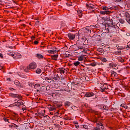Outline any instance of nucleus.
I'll return each instance as SVG.
<instances>
[{
    "label": "nucleus",
    "mask_w": 130,
    "mask_h": 130,
    "mask_svg": "<svg viewBox=\"0 0 130 130\" xmlns=\"http://www.w3.org/2000/svg\"><path fill=\"white\" fill-rule=\"evenodd\" d=\"M40 88V84H36L35 85V89H37V88Z\"/></svg>",
    "instance_id": "nucleus-22"
},
{
    "label": "nucleus",
    "mask_w": 130,
    "mask_h": 130,
    "mask_svg": "<svg viewBox=\"0 0 130 130\" xmlns=\"http://www.w3.org/2000/svg\"><path fill=\"white\" fill-rule=\"evenodd\" d=\"M120 21H121L120 22L121 23H122V24H123V23H124V21L122 19L120 20Z\"/></svg>",
    "instance_id": "nucleus-40"
},
{
    "label": "nucleus",
    "mask_w": 130,
    "mask_h": 130,
    "mask_svg": "<svg viewBox=\"0 0 130 130\" xmlns=\"http://www.w3.org/2000/svg\"><path fill=\"white\" fill-rule=\"evenodd\" d=\"M94 95H95V94H94V93L93 92H86V93L85 94V97H87L88 98H90V97H93V96H94Z\"/></svg>",
    "instance_id": "nucleus-4"
},
{
    "label": "nucleus",
    "mask_w": 130,
    "mask_h": 130,
    "mask_svg": "<svg viewBox=\"0 0 130 130\" xmlns=\"http://www.w3.org/2000/svg\"><path fill=\"white\" fill-rule=\"evenodd\" d=\"M8 47H9V48H12V46H8Z\"/></svg>",
    "instance_id": "nucleus-64"
},
{
    "label": "nucleus",
    "mask_w": 130,
    "mask_h": 130,
    "mask_svg": "<svg viewBox=\"0 0 130 130\" xmlns=\"http://www.w3.org/2000/svg\"><path fill=\"white\" fill-rule=\"evenodd\" d=\"M9 96H10V97H12V98H16L17 99H21L22 98V96L19 94L10 93L9 94Z\"/></svg>",
    "instance_id": "nucleus-2"
},
{
    "label": "nucleus",
    "mask_w": 130,
    "mask_h": 130,
    "mask_svg": "<svg viewBox=\"0 0 130 130\" xmlns=\"http://www.w3.org/2000/svg\"><path fill=\"white\" fill-rule=\"evenodd\" d=\"M90 66H91V67H96V64H95V63H91Z\"/></svg>",
    "instance_id": "nucleus-37"
},
{
    "label": "nucleus",
    "mask_w": 130,
    "mask_h": 130,
    "mask_svg": "<svg viewBox=\"0 0 130 130\" xmlns=\"http://www.w3.org/2000/svg\"><path fill=\"white\" fill-rule=\"evenodd\" d=\"M77 46H78V45L75 44L74 45L72 46V47H73V48H74V49H75V50H76V48H77Z\"/></svg>",
    "instance_id": "nucleus-28"
},
{
    "label": "nucleus",
    "mask_w": 130,
    "mask_h": 130,
    "mask_svg": "<svg viewBox=\"0 0 130 130\" xmlns=\"http://www.w3.org/2000/svg\"><path fill=\"white\" fill-rule=\"evenodd\" d=\"M107 9H108L107 7H104L103 8V10L104 11H106V10H107Z\"/></svg>",
    "instance_id": "nucleus-34"
},
{
    "label": "nucleus",
    "mask_w": 130,
    "mask_h": 130,
    "mask_svg": "<svg viewBox=\"0 0 130 130\" xmlns=\"http://www.w3.org/2000/svg\"><path fill=\"white\" fill-rule=\"evenodd\" d=\"M76 36H78L79 39V36H80V35H79L78 33H76L75 35L71 33H69L68 34V37H69V39H70V40H74V39H75L76 38Z\"/></svg>",
    "instance_id": "nucleus-1"
},
{
    "label": "nucleus",
    "mask_w": 130,
    "mask_h": 130,
    "mask_svg": "<svg viewBox=\"0 0 130 130\" xmlns=\"http://www.w3.org/2000/svg\"><path fill=\"white\" fill-rule=\"evenodd\" d=\"M103 109H104L105 110H108V107L106 106H104Z\"/></svg>",
    "instance_id": "nucleus-27"
},
{
    "label": "nucleus",
    "mask_w": 130,
    "mask_h": 130,
    "mask_svg": "<svg viewBox=\"0 0 130 130\" xmlns=\"http://www.w3.org/2000/svg\"><path fill=\"white\" fill-rule=\"evenodd\" d=\"M3 69V67H2V66L0 64V70H2Z\"/></svg>",
    "instance_id": "nucleus-56"
},
{
    "label": "nucleus",
    "mask_w": 130,
    "mask_h": 130,
    "mask_svg": "<svg viewBox=\"0 0 130 130\" xmlns=\"http://www.w3.org/2000/svg\"><path fill=\"white\" fill-rule=\"evenodd\" d=\"M0 57H1L2 58H3V57H4V56H3V54L0 53Z\"/></svg>",
    "instance_id": "nucleus-43"
},
{
    "label": "nucleus",
    "mask_w": 130,
    "mask_h": 130,
    "mask_svg": "<svg viewBox=\"0 0 130 130\" xmlns=\"http://www.w3.org/2000/svg\"><path fill=\"white\" fill-rule=\"evenodd\" d=\"M118 49L119 50H122V48H118Z\"/></svg>",
    "instance_id": "nucleus-53"
},
{
    "label": "nucleus",
    "mask_w": 130,
    "mask_h": 130,
    "mask_svg": "<svg viewBox=\"0 0 130 130\" xmlns=\"http://www.w3.org/2000/svg\"><path fill=\"white\" fill-rule=\"evenodd\" d=\"M111 74H112V75H114V76H115V75L117 74V73H116V72H115L113 71H111Z\"/></svg>",
    "instance_id": "nucleus-25"
},
{
    "label": "nucleus",
    "mask_w": 130,
    "mask_h": 130,
    "mask_svg": "<svg viewBox=\"0 0 130 130\" xmlns=\"http://www.w3.org/2000/svg\"><path fill=\"white\" fill-rule=\"evenodd\" d=\"M72 108L73 110H77L78 109V108L75 106H73L72 107Z\"/></svg>",
    "instance_id": "nucleus-23"
},
{
    "label": "nucleus",
    "mask_w": 130,
    "mask_h": 130,
    "mask_svg": "<svg viewBox=\"0 0 130 130\" xmlns=\"http://www.w3.org/2000/svg\"><path fill=\"white\" fill-rule=\"evenodd\" d=\"M24 72H26L27 73V72H28V70L27 69H25Z\"/></svg>",
    "instance_id": "nucleus-54"
},
{
    "label": "nucleus",
    "mask_w": 130,
    "mask_h": 130,
    "mask_svg": "<svg viewBox=\"0 0 130 130\" xmlns=\"http://www.w3.org/2000/svg\"><path fill=\"white\" fill-rule=\"evenodd\" d=\"M16 124H12V127H16Z\"/></svg>",
    "instance_id": "nucleus-49"
},
{
    "label": "nucleus",
    "mask_w": 130,
    "mask_h": 130,
    "mask_svg": "<svg viewBox=\"0 0 130 130\" xmlns=\"http://www.w3.org/2000/svg\"><path fill=\"white\" fill-rule=\"evenodd\" d=\"M98 26V25H96L94 26V27L98 28V26Z\"/></svg>",
    "instance_id": "nucleus-63"
},
{
    "label": "nucleus",
    "mask_w": 130,
    "mask_h": 130,
    "mask_svg": "<svg viewBox=\"0 0 130 130\" xmlns=\"http://www.w3.org/2000/svg\"><path fill=\"white\" fill-rule=\"evenodd\" d=\"M48 53H51V54H54V52H55V51L54 50H49L48 51Z\"/></svg>",
    "instance_id": "nucleus-17"
},
{
    "label": "nucleus",
    "mask_w": 130,
    "mask_h": 130,
    "mask_svg": "<svg viewBox=\"0 0 130 130\" xmlns=\"http://www.w3.org/2000/svg\"><path fill=\"white\" fill-rule=\"evenodd\" d=\"M64 105L66 107H69V106H71V102H66L64 103Z\"/></svg>",
    "instance_id": "nucleus-11"
},
{
    "label": "nucleus",
    "mask_w": 130,
    "mask_h": 130,
    "mask_svg": "<svg viewBox=\"0 0 130 130\" xmlns=\"http://www.w3.org/2000/svg\"><path fill=\"white\" fill-rule=\"evenodd\" d=\"M130 15V11H127L125 13V16H126V18L129 17Z\"/></svg>",
    "instance_id": "nucleus-12"
},
{
    "label": "nucleus",
    "mask_w": 130,
    "mask_h": 130,
    "mask_svg": "<svg viewBox=\"0 0 130 130\" xmlns=\"http://www.w3.org/2000/svg\"><path fill=\"white\" fill-rule=\"evenodd\" d=\"M95 130H100V128L99 127H96L95 129Z\"/></svg>",
    "instance_id": "nucleus-42"
},
{
    "label": "nucleus",
    "mask_w": 130,
    "mask_h": 130,
    "mask_svg": "<svg viewBox=\"0 0 130 130\" xmlns=\"http://www.w3.org/2000/svg\"><path fill=\"white\" fill-rule=\"evenodd\" d=\"M7 81H11V78H7Z\"/></svg>",
    "instance_id": "nucleus-52"
},
{
    "label": "nucleus",
    "mask_w": 130,
    "mask_h": 130,
    "mask_svg": "<svg viewBox=\"0 0 130 130\" xmlns=\"http://www.w3.org/2000/svg\"><path fill=\"white\" fill-rule=\"evenodd\" d=\"M52 57L55 60H57V59H56V58L58 57V55H52Z\"/></svg>",
    "instance_id": "nucleus-14"
},
{
    "label": "nucleus",
    "mask_w": 130,
    "mask_h": 130,
    "mask_svg": "<svg viewBox=\"0 0 130 130\" xmlns=\"http://www.w3.org/2000/svg\"><path fill=\"white\" fill-rule=\"evenodd\" d=\"M102 19L103 20H104L105 21H106V18H105V17H102Z\"/></svg>",
    "instance_id": "nucleus-51"
},
{
    "label": "nucleus",
    "mask_w": 130,
    "mask_h": 130,
    "mask_svg": "<svg viewBox=\"0 0 130 130\" xmlns=\"http://www.w3.org/2000/svg\"><path fill=\"white\" fill-rule=\"evenodd\" d=\"M16 106H20V105H23L24 104V103H23V102H22L21 100H19L18 101H17Z\"/></svg>",
    "instance_id": "nucleus-6"
},
{
    "label": "nucleus",
    "mask_w": 130,
    "mask_h": 130,
    "mask_svg": "<svg viewBox=\"0 0 130 130\" xmlns=\"http://www.w3.org/2000/svg\"><path fill=\"white\" fill-rule=\"evenodd\" d=\"M8 55H10V56H15V54H12L11 53H8Z\"/></svg>",
    "instance_id": "nucleus-32"
},
{
    "label": "nucleus",
    "mask_w": 130,
    "mask_h": 130,
    "mask_svg": "<svg viewBox=\"0 0 130 130\" xmlns=\"http://www.w3.org/2000/svg\"><path fill=\"white\" fill-rule=\"evenodd\" d=\"M118 53H121V51H119Z\"/></svg>",
    "instance_id": "nucleus-61"
},
{
    "label": "nucleus",
    "mask_w": 130,
    "mask_h": 130,
    "mask_svg": "<svg viewBox=\"0 0 130 130\" xmlns=\"http://www.w3.org/2000/svg\"><path fill=\"white\" fill-rule=\"evenodd\" d=\"M14 83L15 85H16V86H18V87H21V84L20 83V82L18 80H15L14 81Z\"/></svg>",
    "instance_id": "nucleus-9"
},
{
    "label": "nucleus",
    "mask_w": 130,
    "mask_h": 130,
    "mask_svg": "<svg viewBox=\"0 0 130 130\" xmlns=\"http://www.w3.org/2000/svg\"><path fill=\"white\" fill-rule=\"evenodd\" d=\"M37 67V66L36 65V63H31L28 67V69L29 70H35Z\"/></svg>",
    "instance_id": "nucleus-3"
},
{
    "label": "nucleus",
    "mask_w": 130,
    "mask_h": 130,
    "mask_svg": "<svg viewBox=\"0 0 130 130\" xmlns=\"http://www.w3.org/2000/svg\"><path fill=\"white\" fill-rule=\"evenodd\" d=\"M126 36H130V34H129V32H127V33H126Z\"/></svg>",
    "instance_id": "nucleus-47"
},
{
    "label": "nucleus",
    "mask_w": 130,
    "mask_h": 130,
    "mask_svg": "<svg viewBox=\"0 0 130 130\" xmlns=\"http://www.w3.org/2000/svg\"><path fill=\"white\" fill-rule=\"evenodd\" d=\"M59 71L60 72V74H64L67 70L63 68H59Z\"/></svg>",
    "instance_id": "nucleus-5"
},
{
    "label": "nucleus",
    "mask_w": 130,
    "mask_h": 130,
    "mask_svg": "<svg viewBox=\"0 0 130 130\" xmlns=\"http://www.w3.org/2000/svg\"><path fill=\"white\" fill-rule=\"evenodd\" d=\"M41 69H37V71H36V73H37V74H41Z\"/></svg>",
    "instance_id": "nucleus-20"
},
{
    "label": "nucleus",
    "mask_w": 130,
    "mask_h": 130,
    "mask_svg": "<svg viewBox=\"0 0 130 130\" xmlns=\"http://www.w3.org/2000/svg\"><path fill=\"white\" fill-rule=\"evenodd\" d=\"M101 14H102V15H106V14H108V11H101Z\"/></svg>",
    "instance_id": "nucleus-19"
},
{
    "label": "nucleus",
    "mask_w": 130,
    "mask_h": 130,
    "mask_svg": "<svg viewBox=\"0 0 130 130\" xmlns=\"http://www.w3.org/2000/svg\"><path fill=\"white\" fill-rule=\"evenodd\" d=\"M112 28H115V25H113L111 26Z\"/></svg>",
    "instance_id": "nucleus-58"
},
{
    "label": "nucleus",
    "mask_w": 130,
    "mask_h": 130,
    "mask_svg": "<svg viewBox=\"0 0 130 130\" xmlns=\"http://www.w3.org/2000/svg\"><path fill=\"white\" fill-rule=\"evenodd\" d=\"M76 128H79V125H76Z\"/></svg>",
    "instance_id": "nucleus-57"
},
{
    "label": "nucleus",
    "mask_w": 130,
    "mask_h": 130,
    "mask_svg": "<svg viewBox=\"0 0 130 130\" xmlns=\"http://www.w3.org/2000/svg\"><path fill=\"white\" fill-rule=\"evenodd\" d=\"M66 119V120H71V119H70V118H67V119Z\"/></svg>",
    "instance_id": "nucleus-55"
},
{
    "label": "nucleus",
    "mask_w": 130,
    "mask_h": 130,
    "mask_svg": "<svg viewBox=\"0 0 130 130\" xmlns=\"http://www.w3.org/2000/svg\"><path fill=\"white\" fill-rule=\"evenodd\" d=\"M83 128H85V129H88V126L86 125H83Z\"/></svg>",
    "instance_id": "nucleus-30"
},
{
    "label": "nucleus",
    "mask_w": 130,
    "mask_h": 130,
    "mask_svg": "<svg viewBox=\"0 0 130 130\" xmlns=\"http://www.w3.org/2000/svg\"><path fill=\"white\" fill-rule=\"evenodd\" d=\"M4 120H5V121H6V122H10V121H9V119H7L6 117H5L4 118Z\"/></svg>",
    "instance_id": "nucleus-35"
},
{
    "label": "nucleus",
    "mask_w": 130,
    "mask_h": 130,
    "mask_svg": "<svg viewBox=\"0 0 130 130\" xmlns=\"http://www.w3.org/2000/svg\"><path fill=\"white\" fill-rule=\"evenodd\" d=\"M15 128H16V129H19V126H18L17 125H16V126H15Z\"/></svg>",
    "instance_id": "nucleus-46"
},
{
    "label": "nucleus",
    "mask_w": 130,
    "mask_h": 130,
    "mask_svg": "<svg viewBox=\"0 0 130 130\" xmlns=\"http://www.w3.org/2000/svg\"><path fill=\"white\" fill-rule=\"evenodd\" d=\"M86 7L88 9H95V6L92 4H86Z\"/></svg>",
    "instance_id": "nucleus-7"
},
{
    "label": "nucleus",
    "mask_w": 130,
    "mask_h": 130,
    "mask_svg": "<svg viewBox=\"0 0 130 130\" xmlns=\"http://www.w3.org/2000/svg\"><path fill=\"white\" fill-rule=\"evenodd\" d=\"M78 84L76 82H73L72 85V86H75V85H77Z\"/></svg>",
    "instance_id": "nucleus-38"
},
{
    "label": "nucleus",
    "mask_w": 130,
    "mask_h": 130,
    "mask_svg": "<svg viewBox=\"0 0 130 130\" xmlns=\"http://www.w3.org/2000/svg\"><path fill=\"white\" fill-rule=\"evenodd\" d=\"M102 61H103V62H106V61H107V60L106 58H103L102 59Z\"/></svg>",
    "instance_id": "nucleus-29"
},
{
    "label": "nucleus",
    "mask_w": 130,
    "mask_h": 130,
    "mask_svg": "<svg viewBox=\"0 0 130 130\" xmlns=\"http://www.w3.org/2000/svg\"><path fill=\"white\" fill-rule=\"evenodd\" d=\"M47 83H48V81H45L43 82V85L45 86V84H47Z\"/></svg>",
    "instance_id": "nucleus-33"
},
{
    "label": "nucleus",
    "mask_w": 130,
    "mask_h": 130,
    "mask_svg": "<svg viewBox=\"0 0 130 130\" xmlns=\"http://www.w3.org/2000/svg\"><path fill=\"white\" fill-rule=\"evenodd\" d=\"M41 115H42V116H43V115H44V114L42 113V114H41Z\"/></svg>",
    "instance_id": "nucleus-62"
},
{
    "label": "nucleus",
    "mask_w": 130,
    "mask_h": 130,
    "mask_svg": "<svg viewBox=\"0 0 130 130\" xmlns=\"http://www.w3.org/2000/svg\"><path fill=\"white\" fill-rule=\"evenodd\" d=\"M84 56H85L84 55H81V56H79L78 57V60L79 61H82V60H83V58H84Z\"/></svg>",
    "instance_id": "nucleus-13"
},
{
    "label": "nucleus",
    "mask_w": 130,
    "mask_h": 130,
    "mask_svg": "<svg viewBox=\"0 0 130 130\" xmlns=\"http://www.w3.org/2000/svg\"><path fill=\"white\" fill-rule=\"evenodd\" d=\"M68 6L69 7H71V6H72V4H69Z\"/></svg>",
    "instance_id": "nucleus-60"
},
{
    "label": "nucleus",
    "mask_w": 130,
    "mask_h": 130,
    "mask_svg": "<svg viewBox=\"0 0 130 130\" xmlns=\"http://www.w3.org/2000/svg\"><path fill=\"white\" fill-rule=\"evenodd\" d=\"M82 40L83 41H86V40H87V39L86 38H85V37H82Z\"/></svg>",
    "instance_id": "nucleus-36"
},
{
    "label": "nucleus",
    "mask_w": 130,
    "mask_h": 130,
    "mask_svg": "<svg viewBox=\"0 0 130 130\" xmlns=\"http://www.w3.org/2000/svg\"><path fill=\"white\" fill-rule=\"evenodd\" d=\"M79 49H84V47L77 44V48H76V50H79Z\"/></svg>",
    "instance_id": "nucleus-10"
},
{
    "label": "nucleus",
    "mask_w": 130,
    "mask_h": 130,
    "mask_svg": "<svg viewBox=\"0 0 130 130\" xmlns=\"http://www.w3.org/2000/svg\"><path fill=\"white\" fill-rule=\"evenodd\" d=\"M85 30H86V31H87V32H90V27L87 26L85 28Z\"/></svg>",
    "instance_id": "nucleus-26"
},
{
    "label": "nucleus",
    "mask_w": 130,
    "mask_h": 130,
    "mask_svg": "<svg viewBox=\"0 0 130 130\" xmlns=\"http://www.w3.org/2000/svg\"><path fill=\"white\" fill-rule=\"evenodd\" d=\"M9 89L10 90V91H14V90H15V89H14L13 88H10Z\"/></svg>",
    "instance_id": "nucleus-44"
},
{
    "label": "nucleus",
    "mask_w": 130,
    "mask_h": 130,
    "mask_svg": "<svg viewBox=\"0 0 130 130\" xmlns=\"http://www.w3.org/2000/svg\"><path fill=\"white\" fill-rule=\"evenodd\" d=\"M122 0H116V2H117V3H119V2H121Z\"/></svg>",
    "instance_id": "nucleus-50"
},
{
    "label": "nucleus",
    "mask_w": 130,
    "mask_h": 130,
    "mask_svg": "<svg viewBox=\"0 0 130 130\" xmlns=\"http://www.w3.org/2000/svg\"><path fill=\"white\" fill-rule=\"evenodd\" d=\"M34 44H38V41H35L34 42Z\"/></svg>",
    "instance_id": "nucleus-45"
},
{
    "label": "nucleus",
    "mask_w": 130,
    "mask_h": 130,
    "mask_svg": "<svg viewBox=\"0 0 130 130\" xmlns=\"http://www.w3.org/2000/svg\"><path fill=\"white\" fill-rule=\"evenodd\" d=\"M73 64L75 66V67H78V66H79V64H80V62L79 61H75L73 63Z\"/></svg>",
    "instance_id": "nucleus-16"
},
{
    "label": "nucleus",
    "mask_w": 130,
    "mask_h": 130,
    "mask_svg": "<svg viewBox=\"0 0 130 130\" xmlns=\"http://www.w3.org/2000/svg\"><path fill=\"white\" fill-rule=\"evenodd\" d=\"M12 125H13V124L9 125L10 127H12Z\"/></svg>",
    "instance_id": "nucleus-59"
},
{
    "label": "nucleus",
    "mask_w": 130,
    "mask_h": 130,
    "mask_svg": "<svg viewBox=\"0 0 130 130\" xmlns=\"http://www.w3.org/2000/svg\"><path fill=\"white\" fill-rule=\"evenodd\" d=\"M121 107H123L124 108H125V109H127L128 107H127V106L124 105V104H122L121 105Z\"/></svg>",
    "instance_id": "nucleus-21"
},
{
    "label": "nucleus",
    "mask_w": 130,
    "mask_h": 130,
    "mask_svg": "<svg viewBox=\"0 0 130 130\" xmlns=\"http://www.w3.org/2000/svg\"><path fill=\"white\" fill-rule=\"evenodd\" d=\"M77 13H78V16L82 18V16H83V14H82V10H79Z\"/></svg>",
    "instance_id": "nucleus-15"
},
{
    "label": "nucleus",
    "mask_w": 130,
    "mask_h": 130,
    "mask_svg": "<svg viewBox=\"0 0 130 130\" xmlns=\"http://www.w3.org/2000/svg\"><path fill=\"white\" fill-rule=\"evenodd\" d=\"M46 80H48V81H51V79L48 78V77H46Z\"/></svg>",
    "instance_id": "nucleus-39"
},
{
    "label": "nucleus",
    "mask_w": 130,
    "mask_h": 130,
    "mask_svg": "<svg viewBox=\"0 0 130 130\" xmlns=\"http://www.w3.org/2000/svg\"><path fill=\"white\" fill-rule=\"evenodd\" d=\"M102 125H103V124H102V123H98V126L100 127V126H102Z\"/></svg>",
    "instance_id": "nucleus-31"
},
{
    "label": "nucleus",
    "mask_w": 130,
    "mask_h": 130,
    "mask_svg": "<svg viewBox=\"0 0 130 130\" xmlns=\"http://www.w3.org/2000/svg\"><path fill=\"white\" fill-rule=\"evenodd\" d=\"M126 21H127V23L130 24V18L129 17H126Z\"/></svg>",
    "instance_id": "nucleus-24"
},
{
    "label": "nucleus",
    "mask_w": 130,
    "mask_h": 130,
    "mask_svg": "<svg viewBox=\"0 0 130 130\" xmlns=\"http://www.w3.org/2000/svg\"><path fill=\"white\" fill-rule=\"evenodd\" d=\"M31 39H32V40H34V39H35V37L32 36L31 37Z\"/></svg>",
    "instance_id": "nucleus-48"
},
{
    "label": "nucleus",
    "mask_w": 130,
    "mask_h": 130,
    "mask_svg": "<svg viewBox=\"0 0 130 130\" xmlns=\"http://www.w3.org/2000/svg\"><path fill=\"white\" fill-rule=\"evenodd\" d=\"M36 57H37L39 59H40V58H43L44 56H43V55L40 53H38L36 55Z\"/></svg>",
    "instance_id": "nucleus-8"
},
{
    "label": "nucleus",
    "mask_w": 130,
    "mask_h": 130,
    "mask_svg": "<svg viewBox=\"0 0 130 130\" xmlns=\"http://www.w3.org/2000/svg\"><path fill=\"white\" fill-rule=\"evenodd\" d=\"M109 66L110 67H112V68H116V64H114L113 63H110Z\"/></svg>",
    "instance_id": "nucleus-18"
},
{
    "label": "nucleus",
    "mask_w": 130,
    "mask_h": 130,
    "mask_svg": "<svg viewBox=\"0 0 130 130\" xmlns=\"http://www.w3.org/2000/svg\"><path fill=\"white\" fill-rule=\"evenodd\" d=\"M53 80H54V81H56V80H57V78L56 77H53Z\"/></svg>",
    "instance_id": "nucleus-41"
}]
</instances>
